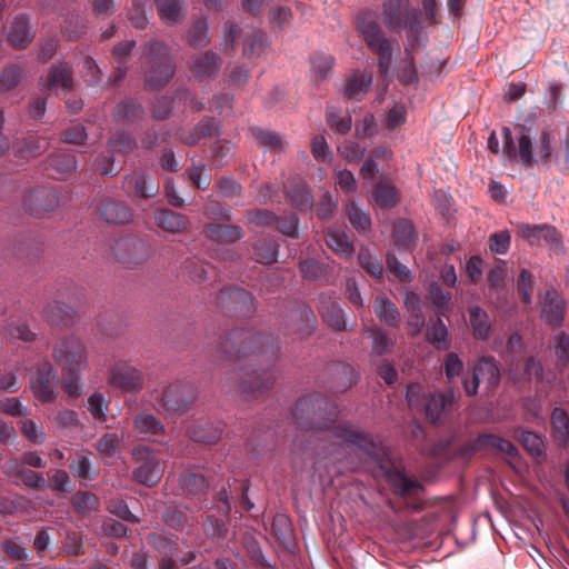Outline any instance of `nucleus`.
Segmentation results:
<instances>
[{
  "label": "nucleus",
  "mask_w": 569,
  "mask_h": 569,
  "mask_svg": "<svg viewBox=\"0 0 569 569\" xmlns=\"http://www.w3.org/2000/svg\"><path fill=\"white\" fill-rule=\"evenodd\" d=\"M292 418L297 425L308 430H329L345 447H353L360 455L359 462L350 466L356 470L361 463H373L387 478L395 495L407 498L415 497L425 490L422 483L406 476L403 468L390 456L381 442L359 428L349 423L335 425L338 418L336 403L321 393L301 397L293 410Z\"/></svg>",
  "instance_id": "obj_1"
},
{
  "label": "nucleus",
  "mask_w": 569,
  "mask_h": 569,
  "mask_svg": "<svg viewBox=\"0 0 569 569\" xmlns=\"http://www.w3.org/2000/svg\"><path fill=\"white\" fill-rule=\"evenodd\" d=\"M218 348L224 361L259 356L266 362L264 367L252 369L241 377L239 388L246 399L257 400L272 388L276 376L271 366L280 353L278 338L262 337L260 333L248 329H233L221 338Z\"/></svg>",
  "instance_id": "obj_2"
},
{
  "label": "nucleus",
  "mask_w": 569,
  "mask_h": 569,
  "mask_svg": "<svg viewBox=\"0 0 569 569\" xmlns=\"http://www.w3.org/2000/svg\"><path fill=\"white\" fill-rule=\"evenodd\" d=\"M501 134L503 154L509 160L521 163L525 169H530L533 164L550 169L555 164V140L548 129L541 130L535 151L530 131L525 126L518 127L517 143L508 127L502 128Z\"/></svg>",
  "instance_id": "obj_3"
},
{
  "label": "nucleus",
  "mask_w": 569,
  "mask_h": 569,
  "mask_svg": "<svg viewBox=\"0 0 569 569\" xmlns=\"http://www.w3.org/2000/svg\"><path fill=\"white\" fill-rule=\"evenodd\" d=\"M381 20L387 29L396 32L408 31V47L405 51L409 59L410 74L416 76L413 59L410 50L420 46L422 24L420 12L402 0H385L381 9Z\"/></svg>",
  "instance_id": "obj_4"
},
{
  "label": "nucleus",
  "mask_w": 569,
  "mask_h": 569,
  "mask_svg": "<svg viewBox=\"0 0 569 569\" xmlns=\"http://www.w3.org/2000/svg\"><path fill=\"white\" fill-rule=\"evenodd\" d=\"M142 57L147 67L146 87L154 90L163 88L176 72V62L167 44L159 40L147 42Z\"/></svg>",
  "instance_id": "obj_5"
},
{
  "label": "nucleus",
  "mask_w": 569,
  "mask_h": 569,
  "mask_svg": "<svg viewBox=\"0 0 569 569\" xmlns=\"http://www.w3.org/2000/svg\"><path fill=\"white\" fill-rule=\"evenodd\" d=\"M357 30L367 47L378 56L380 73L387 74L392 60V40L386 37L371 12H362L358 16Z\"/></svg>",
  "instance_id": "obj_6"
},
{
  "label": "nucleus",
  "mask_w": 569,
  "mask_h": 569,
  "mask_svg": "<svg viewBox=\"0 0 569 569\" xmlns=\"http://www.w3.org/2000/svg\"><path fill=\"white\" fill-rule=\"evenodd\" d=\"M196 398L194 388L182 381L169 383L161 391L153 392L157 408L169 415H183L192 407Z\"/></svg>",
  "instance_id": "obj_7"
},
{
  "label": "nucleus",
  "mask_w": 569,
  "mask_h": 569,
  "mask_svg": "<svg viewBox=\"0 0 569 569\" xmlns=\"http://www.w3.org/2000/svg\"><path fill=\"white\" fill-rule=\"evenodd\" d=\"M134 468L132 479L147 488L156 487L163 475L161 459L154 450L138 446L132 450Z\"/></svg>",
  "instance_id": "obj_8"
},
{
  "label": "nucleus",
  "mask_w": 569,
  "mask_h": 569,
  "mask_svg": "<svg viewBox=\"0 0 569 569\" xmlns=\"http://www.w3.org/2000/svg\"><path fill=\"white\" fill-rule=\"evenodd\" d=\"M52 358L62 372L81 371L87 367L84 345L74 336H69L58 341L53 347Z\"/></svg>",
  "instance_id": "obj_9"
},
{
  "label": "nucleus",
  "mask_w": 569,
  "mask_h": 569,
  "mask_svg": "<svg viewBox=\"0 0 569 569\" xmlns=\"http://www.w3.org/2000/svg\"><path fill=\"white\" fill-rule=\"evenodd\" d=\"M500 379L498 362L493 357L485 356L475 363L471 377L465 378L462 383L468 396H476L480 382L485 385L486 390L492 391L499 386Z\"/></svg>",
  "instance_id": "obj_10"
},
{
  "label": "nucleus",
  "mask_w": 569,
  "mask_h": 569,
  "mask_svg": "<svg viewBox=\"0 0 569 569\" xmlns=\"http://www.w3.org/2000/svg\"><path fill=\"white\" fill-rule=\"evenodd\" d=\"M151 248L144 239L127 234L116 241L114 258L126 268H133L146 262L150 257Z\"/></svg>",
  "instance_id": "obj_11"
},
{
  "label": "nucleus",
  "mask_w": 569,
  "mask_h": 569,
  "mask_svg": "<svg viewBox=\"0 0 569 569\" xmlns=\"http://www.w3.org/2000/svg\"><path fill=\"white\" fill-rule=\"evenodd\" d=\"M22 209L34 218H43L60 204L58 192L49 187H37L27 190L21 199Z\"/></svg>",
  "instance_id": "obj_12"
},
{
  "label": "nucleus",
  "mask_w": 569,
  "mask_h": 569,
  "mask_svg": "<svg viewBox=\"0 0 569 569\" xmlns=\"http://www.w3.org/2000/svg\"><path fill=\"white\" fill-rule=\"evenodd\" d=\"M214 303L224 312L238 316H248L256 310L251 292L233 286L223 287L217 295Z\"/></svg>",
  "instance_id": "obj_13"
},
{
  "label": "nucleus",
  "mask_w": 569,
  "mask_h": 569,
  "mask_svg": "<svg viewBox=\"0 0 569 569\" xmlns=\"http://www.w3.org/2000/svg\"><path fill=\"white\" fill-rule=\"evenodd\" d=\"M108 382L123 392L138 393L143 388L144 377L138 368L128 362H119L111 368Z\"/></svg>",
  "instance_id": "obj_14"
},
{
  "label": "nucleus",
  "mask_w": 569,
  "mask_h": 569,
  "mask_svg": "<svg viewBox=\"0 0 569 569\" xmlns=\"http://www.w3.org/2000/svg\"><path fill=\"white\" fill-rule=\"evenodd\" d=\"M318 312L323 323L333 331H352L356 321L348 323L345 310L339 302L327 293L319 295Z\"/></svg>",
  "instance_id": "obj_15"
},
{
  "label": "nucleus",
  "mask_w": 569,
  "mask_h": 569,
  "mask_svg": "<svg viewBox=\"0 0 569 569\" xmlns=\"http://www.w3.org/2000/svg\"><path fill=\"white\" fill-rule=\"evenodd\" d=\"M57 375L49 362L41 363L30 379L31 390L37 399L42 402L52 401L56 398L54 381Z\"/></svg>",
  "instance_id": "obj_16"
},
{
  "label": "nucleus",
  "mask_w": 569,
  "mask_h": 569,
  "mask_svg": "<svg viewBox=\"0 0 569 569\" xmlns=\"http://www.w3.org/2000/svg\"><path fill=\"white\" fill-rule=\"evenodd\" d=\"M317 329V318L309 306H297L290 312V323L286 326V333L297 335L300 338L311 336Z\"/></svg>",
  "instance_id": "obj_17"
},
{
  "label": "nucleus",
  "mask_w": 569,
  "mask_h": 569,
  "mask_svg": "<svg viewBox=\"0 0 569 569\" xmlns=\"http://www.w3.org/2000/svg\"><path fill=\"white\" fill-rule=\"evenodd\" d=\"M2 470L8 477L13 479L14 483H17L16 480H20L26 487L33 489H44L47 486L42 473L27 469L23 467V462H18V458L8 459L3 463Z\"/></svg>",
  "instance_id": "obj_18"
},
{
  "label": "nucleus",
  "mask_w": 569,
  "mask_h": 569,
  "mask_svg": "<svg viewBox=\"0 0 569 569\" xmlns=\"http://www.w3.org/2000/svg\"><path fill=\"white\" fill-rule=\"evenodd\" d=\"M489 449L506 453L510 457H516L518 455V449L511 441L490 433L479 435L475 440L466 445L463 448L465 453H475Z\"/></svg>",
  "instance_id": "obj_19"
},
{
  "label": "nucleus",
  "mask_w": 569,
  "mask_h": 569,
  "mask_svg": "<svg viewBox=\"0 0 569 569\" xmlns=\"http://www.w3.org/2000/svg\"><path fill=\"white\" fill-rule=\"evenodd\" d=\"M425 400L422 408L426 418L436 423L451 409L456 398L453 390L449 389L446 392H429Z\"/></svg>",
  "instance_id": "obj_20"
},
{
  "label": "nucleus",
  "mask_w": 569,
  "mask_h": 569,
  "mask_svg": "<svg viewBox=\"0 0 569 569\" xmlns=\"http://www.w3.org/2000/svg\"><path fill=\"white\" fill-rule=\"evenodd\" d=\"M123 178L127 189L132 191V193L129 191L128 194L133 198L149 199L159 193L158 180L143 172H133L126 174Z\"/></svg>",
  "instance_id": "obj_21"
},
{
  "label": "nucleus",
  "mask_w": 569,
  "mask_h": 569,
  "mask_svg": "<svg viewBox=\"0 0 569 569\" xmlns=\"http://www.w3.org/2000/svg\"><path fill=\"white\" fill-rule=\"evenodd\" d=\"M327 370L331 379L329 389L333 393L347 391L357 383L359 378L355 368L345 362H333Z\"/></svg>",
  "instance_id": "obj_22"
},
{
  "label": "nucleus",
  "mask_w": 569,
  "mask_h": 569,
  "mask_svg": "<svg viewBox=\"0 0 569 569\" xmlns=\"http://www.w3.org/2000/svg\"><path fill=\"white\" fill-rule=\"evenodd\" d=\"M541 305V319L552 326L559 327L563 321L565 306L558 291L555 288L546 290L540 301Z\"/></svg>",
  "instance_id": "obj_23"
},
{
  "label": "nucleus",
  "mask_w": 569,
  "mask_h": 569,
  "mask_svg": "<svg viewBox=\"0 0 569 569\" xmlns=\"http://www.w3.org/2000/svg\"><path fill=\"white\" fill-rule=\"evenodd\" d=\"M221 58L213 51L207 50L192 58L190 71L200 81L214 78L221 67Z\"/></svg>",
  "instance_id": "obj_24"
},
{
  "label": "nucleus",
  "mask_w": 569,
  "mask_h": 569,
  "mask_svg": "<svg viewBox=\"0 0 569 569\" xmlns=\"http://www.w3.org/2000/svg\"><path fill=\"white\" fill-rule=\"evenodd\" d=\"M111 116L118 123L136 124L143 120L146 110L139 100L127 97L114 106Z\"/></svg>",
  "instance_id": "obj_25"
},
{
  "label": "nucleus",
  "mask_w": 569,
  "mask_h": 569,
  "mask_svg": "<svg viewBox=\"0 0 569 569\" xmlns=\"http://www.w3.org/2000/svg\"><path fill=\"white\" fill-rule=\"evenodd\" d=\"M517 234L527 240L531 246L540 244L541 240L551 244L559 241L556 228L549 224L518 223Z\"/></svg>",
  "instance_id": "obj_26"
},
{
  "label": "nucleus",
  "mask_w": 569,
  "mask_h": 569,
  "mask_svg": "<svg viewBox=\"0 0 569 569\" xmlns=\"http://www.w3.org/2000/svg\"><path fill=\"white\" fill-rule=\"evenodd\" d=\"M207 239L218 244L234 243L244 237V231L237 224L208 223L203 228Z\"/></svg>",
  "instance_id": "obj_27"
},
{
  "label": "nucleus",
  "mask_w": 569,
  "mask_h": 569,
  "mask_svg": "<svg viewBox=\"0 0 569 569\" xmlns=\"http://www.w3.org/2000/svg\"><path fill=\"white\" fill-rule=\"evenodd\" d=\"M153 220L158 228L170 233H183L190 228V220L186 214L169 209H157Z\"/></svg>",
  "instance_id": "obj_28"
},
{
  "label": "nucleus",
  "mask_w": 569,
  "mask_h": 569,
  "mask_svg": "<svg viewBox=\"0 0 569 569\" xmlns=\"http://www.w3.org/2000/svg\"><path fill=\"white\" fill-rule=\"evenodd\" d=\"M180 483L183 491L200 501L199 508H203L204 496L208 490L206 477L196 469H186L180 475Z\"/></svg>",
  "instance_id": "obj_29"
},
{
  "label": "nucleus",
  "mask_w": 569,
  "mask_h": 569,
  "mask_svg": "<svg viewBox=\"0 0 569 569\" xmlns=\"http://www.w3.org/2000/svg\"><path fill=\"white\" fill-rule=\"evenodd\" d=\"M34 32L30 27V21L27 16L19 14L12 21L8 34V43L16 49L27 48L33 40Z\"/></svg>",
  "instance_id": "obj_30"
},
{
  "label": "nucleus",
  "mask_w": 569,
  "mask_h": 569,
  "mask_svg": "<svg viewBox=\"0 0 569 569\" xmlns=\"http://www.w3.org/2000/svg\"><path fill=\"white\" fill-rule=\"evenodd\" d=\"M101 218L108 223L123 224L133 218L132 209L122 200L106 199L99 206Z\"/></svg>",
  "instance_id": "obj_31"
},
{
  "label": "nucleus",
  "mask_w": 569,
  "mask_h": 569,
  "mask_svg": "<svg viewBox=\"0 0 569 569\" xmlns=\"http://www.w3.org/2000/svg\"><path fill=\"white\" fill-rule=\"evenodd\" d=\"M42 317L51 327L67 328L74 323L77 315L70 306L53 301L43 308Z\"/></svg>",
  "instance_id": "obj_32"
},
{
  "label": "nucleus",
  "mask_w": 569,
  "mask_h": 569,
  "mask_svg": "<svg viewBox=\"0 0 569 569\" xmlns=\"http://www.w3.org/2000/svg\"><path fill=\"white\" fill-rule=\"evenodd\" d=\"M77 168L78 162L74 154L68 151H58L50 154L44 167L57 179L74 173Z\"/></svg>",
  "instance_id": "obj_33"
},
{
  "label": "nucleus",
  "mask_w": 569,
  "mask_h": 569,
  "mask_svg": "<svg viewBox=\"0 0 569 569\" xmlns=\"http://www.w3.org/2000/svg\"><path fill=\"white\" fill-rule=\"evenodd\" d=\"M469 326L476 340L486 341L490 338L492 321L488 312L479 306L468 308Z\"/></svg>",
  "instance_id": "obj_34"
},
{
  "label": "nucleus",
  "mask_w": 569,
  "mask_h": 569,
  "mask_svg": "<svg viewBox=\"0 0 569 569\" xmlns=\"http://www.w3.org/2000/svg\"><path fill=\"white\" fill-rule=\"evenodd\" d=\"M326 244L337 256L349 259L355 253V244L350 237L342 230L330 228L325 234Z\"/></svg>",
  "instance_id": "obj_35"
},
{
  "label": "nucleus",
  "mask_w": 569,
  "mask_h": 569,
  "mask_svg": "<svg viewBox=\"0 0 569 569\" xmlns=\"http://www.w3.org/2000/svg\"><path fill=\"white\" fill-rule=\"evenodd\" d=\"M426 339L438 350L450 348L451 336L440 315H437L436 319H430L426 330Z\"/></svg>",
  "instance_id": "obj_36"
},
{
  "label": "nucleus",
  "mask_w": 569,
  "mask_h": 569,
  "mask_svg": "<svg viewBox=\"0 0 569 569\" xmlns=\"http://www.w3.org/2000/svg\"><path fill=\"white\" fill-rule=\"evenodd\" d=\"M160 20L174 26L184 19L183 0H154Z\"/></svg>",
  "instance_id": "obj_37"
},
{
  "label": "nucleus",
  "mask_w": 569,
  "mask_h": 569,
  "mask_svg": "<svg viewBox=\"0 0 569 569\" xmlns=\"http://www.w3.org/2000/svg\"><path fill=\"white\" fill-rule=\"evenodd\" d=\"M373 310L377 318L392 328L400 326V312L396 305L385 296L375 299Z\"/></svg>",
  "instance_id": "obj_38"
},
{
  "label": "nucleus",
  "mask_w": 569,
  "mask_h": 569,
  "mask_svg": "<svg viewBox=\"0 0 569 569\" xmlns=\"http://www.w3.org/2000/svg\"><path fill=\"white\" fill-rule=\"evenodd\" d=\"M290 203L297 209L305 211L312 208L313 196L305 182H295L286 188Z\"/></svg>",
  "instance_id": "obj_39"
},
{
  "label": "nucleus",
  "mask_w": 569,
  "mask_h": 569,
  "mask_svg": "<svg viewBox=\"0 0 569 569\" xmlns=\"http://www.w3.org/2000/svg\"><path fill=\"white\" fill-rule=\"evenodd\" d=\"M222 429L211 422L194 423L189 427V438L194 442L212 445L219 441Z\"/></svg>",
  "instance_id": "obj_40"
},
{
  "label": "nucleus",
  "mask_w": 569,
  "mask_h": 569,
  "mask_svg": "<svg viewBox=\"0 0 569 569\" xmlns=\"http://www.w3.org/2000/svg\"><path fill=\"white\" fill-rule=\"evenodd\" d=\"M187 42L194 49H201L210 43L209 24L204 17L196 19L187 32Z\"/></svg>",
  "instance_id": "obj_41"
},
{
  "label": "nucleus",
  "mask_w": 569,
  "mask_h": 569,
  "mask_svg": "<svg viewBox=\"0 0 569 569\" xmlns=\"http://www.w3.org/2000/svg\"><path fill=\"white\" fill-rule=\"evenodd\" d=\"M392 238L398 248L408 250L416 244L417 234L408 220L400 219L393 224Z\"/></svg>",
  "instance_id": "obj_42"
},
{
  "label": "nucleus",
  "mask_w": 569,
  "mask_h": 569,
  "mask_svg": "<svg viewBox=\"0 0 569 569\" xmlns=\"http://www.w3.org/2000/svg\"><path fill=\"white\" fill-rule=\"evenodd\" d=\"M133 426L140 432L149 436H161L164 433V426L152 413L140 411L133 418Z\"/></svg>",
  "instance_id": "obj_43"
},
{
  "label": "nucleus",
  "mask_w": 569,
  "mask_h": 569,
  "mask_svg": "<svg viewBox=\"0 0 569 569\" xmlns=\"http://www.w3.org/2000/svg\"><path fill=\"white\" fill-rule=\"evenodd\" d=\"M49 89L62 88L68 90L73 86L72 69L67 63H59L52 66L48 73Z\"/></svg>",
  "instance_id": "obj_44"
},
{
  "label": "nucleus",
  "mask_w": 569,
  "mask_h": 569,
  "mask_svg": "<svg viewBox=\"0 0 569 569\" xmlns=\"http://www.w3.org/2000/svg\"><path fill=\"white\" fill-rule=\"evenodd\" d=\"M372 82V77L367 73H355L346 83L345 94L352 100H361Z\"/></svg>",
  "instance_id": "obj_45"
},
{
  "label": "nucleus",
  "mask_w": 569,
  "mask_h": 569,
  "mask_svg": "<svg viewBox=\"0 0 569 569\" xmlns=\"http://www.w3.org/2000/svg\"><path fill=\"white\" fill-rule=\"evenodd\" d=\"M49 140L39 136H28L17 147V153L21 158H36L47 151Z\"/></svg>",
  "instance_id": "obj_46"
},
{
  "label": "nucleus",
  "mask_w": 569,
  "mask_h": 569,
  "mask_svg": "<svg viewBox=\"0 0 569 569\" xmlns=\"http://www.w3.org/2000/svg\"><path fill=\"white\" fill-rule=\"evenodd\" d=\"M138 143L134 137L126 131L114 132L108 140V152L114 154H129L137 149Z\"/></svg>",
  "instance_id": "obj_47"
},
{
  "label": "nucleus",
  "mask_w": 569,
  "mask_h": 569,
  "mask_svg": "<svg viewBox=\"0 0 569 569\" xmlns=\"http://www.w3.org/2000/svg\"><path fill=\"white\" fill-rule=\"evenodd\" d=\"M252 137L257 140L259 147L264 148L271 152H280L284 148V141L281 136L274 131L262 129V128H252L251 129Z\"/></svg>",
  "instance_id": "obj_48"
},
{
  "label": "nucleus",
  "mask_w": 569,
  "mask_h": 569,
  "mask_svg": "<svg viewBox=\"0 0 569 569\" xmlns=\"http://www.w3.org/2000/svg\"><path fill=\"white\" fill-rule=\"evenodd\" d=\"M252 249L259 263L271 264L278 260L279 244L274 240L259 239Z\"/></svg>",
  "instance_id": "obj_49"
},
{
  "label": "nucleus",
  "mask_w": 569,
  "mask_h": 569,
  "mask_svg": "<svg viewBox=\"0 0 569 569\" xmlns=\"http://www.w3.org/2000/svg\"><path fill=\"white\" fill-rule=\"evenodd\" d=\"M375 202L379 208L389 209L397 204L399 194L397 189L389 183L380 182L373 189Z\"/></svg>",
  "instance_id": "obj_50"
},
{
  "label": "nucleus",
  "mask_w": 569,
  "mask_h": 569,
  "mask_svg": "<svg viewBox=\"0 0 569 569\" xmlns=\"http://www.w3.org/2000/svg\"><path fill=\"white\" fill-rule=\"evenodd\" d=\"M516 437L531 456L538 458L545 453L543 441L539 435L526 429H517Z\"/></svg>",
  "instance_id": "obj_51"
},
{
  "label": "nucleus",
  "mask_w": 569,
  "mask_h": 569,
  "mask_svg": "<svg viewBox=\"0 0 569 569\" xmlns=\"http://www.w3.org/2000/svg\"><path fill=\"white\" fill-rule=\"evenodd\" d=\"M551 423L556 440L565 445L569 436V417L561 408H555L551 413Z\"/></svg>",
  "instance_id": "obj_52"
},
{
  "label": "nucleus",
  "mask_w": 569,
  "mask_h": 569,
  "mask_svg": "<svg viewBox=\"0 0 569 569\" xmlns=\"http://www.w3.org/2000/svg\"><path fill=\"white\" fill-rule=\"evenodd\" d=\"M347 214L350 224L361 233H366L371 229L370 214L359 208L355 202H350L347 207Z\"/></svg>",
  "instance_id": "obj_53"
},
{
  "label": "nucleus",
  "mask_w": 569,
  "mask_h": 569,
  "mask_svg": "<svg viewBox=\"0 0 569 569\" xmlns=\"http://www.w3.org/2000/svg\"><path fill=\"white\" fill-rule=\"evenodd\" d=\"M72 506L81 513L97 511L100 506L99 498L89 491H78L72 496Z\"/></svg>",
  "instance_id": "obj_54"
},
{
  "label": "nucleus",
  "mask_w": 569,
  "mask_h": 569,
  "mask_svg": "<svg viewBox=\"0 0 569 569\" xmlns=\"http://www.w3.org/2000/svg\"><path fill=\"white\" fill-rule=\"evenodd\" d=\"M367 331L373 339L372 353L382 356L391 351L395 342L383 329L375 327L368 328Z\"/></svg>",
  "instance_id": "obj_55"
},
{
  "label": "nucleus",
  "mask_w": 569,
  "mask_h": 569,
  "mask_svg": "<svg viewBox=\"0 0 569 569\" xmlns=\"http://www.w3.org/2000/svg\"><path fill=\"white\" fill-rule=\"evenodd\" d=\"M69 470L74 477L84 480H93L97 477V473L92 472L91 460L84 455H77L69 463Z\"/></svg>",
  "instance_id": "obj_56"
},
{
  "label": "nucleus",
  "mask_w": 569,
  "mask_h": 569,
  "mask_svg": "<svg viewBox=\"0 0 569 569\" xmlns=\"http://www.w3.org/2000/svg\"><path fill=\"white\" fill-rule=\"evenodd\" d=\"M299 271L305 279L316 281L327 273V266L313 258H307L299 262Z\"/></svg>",
  "instance_id": "obj_57"
},
{
  "label": "nucleus",
  "mask_w": 569,
  "mask_h": 569,
  "mask_svg": "<svg viewBox=\"0 0 569 569\" xmlns=\"http://www.w3.org/2000/svg\"><path fill=\"white\" fill-rule=\"evenodd\" d=\"M120 442L121 437L118 433L108 432L99 438L96 448L100 455L113 458L120 452Z\"/></svg>",
  "instance_id": "obj_58"
},
{
  "label": "nucleus",
  "mask_w": 569,
  "mask_h": 569,
  "mask_svg": "<svg viewBox=\"0 0 569 569\" xmlns=\"http://www.w3.org/2000/svg\"><path fill=\"white\" fill-rule=\"evenodd\" d=\"M23 77V69L20 66L11 64L0 73V91L6 92L14 89Z\"/></svg>",
  "instance_id": "obj_59"
},
{
  "label": "nucleus",
  "mask_w": 569,
  "mask_h": 569,
  "mask_svg": "<svg viewBox=\"0 0 569 569\" xmlns=\"http://www.w3.org/2000/svg\"><path fill=\"white\" fill-rule=\"evenodd\" d=\"M359 264L372 277L382 278L383 266L381 261L371 254L367 248H361L358 253Z\"/></svg>",
  "instance_id": "obj_60"
},
{
  "label": "nucleus",
  "mask_w": 569,
  "mask_h": 569,
  "mask_svg": "<svg viewBox=\"0 0 569 569\" xmlns=\"http://www.w3.org/2000/svg\"><path fill=\"white\" fill-rule=\"evenodd\" d=\"M326 120L332 131L342 136L347 134L352 127V119L350 114L341 116L335 110L327 111Z\"/></svg>",
  "instance_id": "obj_61"
},
{
  "label": "nucleus",
  "mask_w": 569,
  "mask_h": 569,
  "mask_svg": "<svg viewBox=\"0 0 569 569\" xmlns=\"http://www.w3.org/2000/svg\"><path fill=\"white\" fill-rule=\"evenodd\" d=\"M107 510L123 521L131 523L139 522V518L130 511L128 503L123 499H109L107 501Z\"/></svg>",
  "instance_id": "obj_62"
},
{
  "label": "nucleus",
  "mask_w": 569,
  "mask_h": 569,
  "mask_svg": "<svg viewBox=\"0 0 569 569\" xmlns=\"http://www.w3.org/2000/svg\"><path fill=\"white\" fill-rule=\"evenodd\" d=\"M162 520L167 526L179 531H182L189 525L187 515L176 507L166 508L162 512Z\"/></svg>",
  "instance_id": "obj_63"
},
{
  "label": "nucleus",
  "mask_w": 569,
  "mask_h": 569,
  "mask_svg": "<svg viewBox=\"0 0 569 569\" xmlns=\"http://www.w3.org/2000/svg\"><path fill=\"white\" fill-rule=\"evenodd\" d=\"M552 349L557 357L558 365L566 367L569 363V336L559 332L552 341Z\"/></svg>",
  "instance_id": "obj_64"
}]
</instances>
